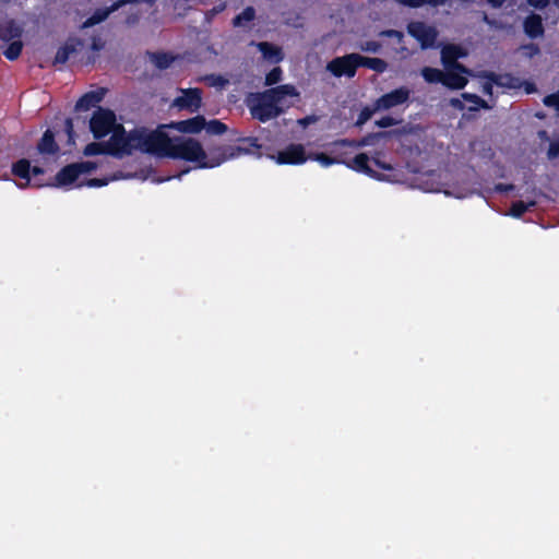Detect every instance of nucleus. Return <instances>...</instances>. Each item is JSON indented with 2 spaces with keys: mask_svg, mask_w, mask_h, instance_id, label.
<instances>
[{
  "mask_svg": "<svg viewBox=\"0 0 559 559\" xmlns=\"http://www.w3.org/2000/svg\"><path fill=\"white\" fill-rule=\"evenodd\" d=\"M359 68L358 53H347L342 57H335L326 64V70L335 78H354Z\"/></svg>",
  "mask_w": 559,
  "mask_h": 559,
  "instance_id": "0eeeda50",
  "label": "nucleus"
},
{
  "mask_svg": "<svg viewBox=\"0 0 559 559\" xmlns=\"http://www.w3.org/2000/svg\"><path fill=\"white\" fill-rule=\"evenodd\" d=\"M465 56L466 51L461 46L447 45L441 50V62L444 68H452L461 73H471L468 68L459 62V59Z\"/></svg>",
  "mask_w": 559,
  "mask_h": 559,
  "instance_id": "9d476101",
  "label": "nucleus"
},
{
  "mask_svg": "<svg viewBox=\"0 0 559 559\" xmlns=\"http://www.w3.org/2000/svg\"><path fill=\"white\" fill-rule=\"evenodd\" d=\"M80 177L75 163L66 165L55 176V187H66L74 183Z\"/></svg>",
  "mask_w": 559,
  "mask_h": 559,
  "instance_id": "a211bd4d",
  "label": "nucleus"
},
{
  "mask_svg": "<svg viewBox=\"0 0 559 559\" xmlns=\"http://www.w3.org/2000/svg\"><path fill=\"white\" fill-rule=\"evenodd\" d=\"M11 173L15 177L25 180V183L20 185V188H26L31 182V162L26 158H21L12 164Z\"/></svg>",
  "mask_w": 559,
  "mask_h": 559,
  "instance_id": "4be33fe9",
  "label": "nucleus"
},
{
  "mask_svg": "<svg viewBox=\"0 0 559 559\" xmlns=\"http://www.w3.org/2000/svg\"><path fill=\"white\" fill-rule=\"evenodd\" d=\"M359 48L362 51L378 52L381 48V44L376 40H367V41L360 44Z\"/></svg>",
  "mask_w": 559,
  "mask_h": 559,
  "instance_id": "37998d69",
  "label": "nucleus"
},
{
  "mask_svg": "<svg viewBox=\"0 0 559 559\" xmlns=\"http://www.w3.org/2000/svg\"><path fill=\"white\" fill-rule=\"evenodd\" d=\"M75 165H76L80 176L82 174H88V173L95 170L97 167V165L94 162H90V160L79 162V163H75Z\"/></svg>",
  "mask_w": 559,
  "mask_h": 559,
  "instance_id": "ea45409f",
  "label": "nucleus"
},
{
  "mask_svg": "<svg viewBox=\"0 0 559 559\" xmlns=\"http://www.w3.org/2000/svg\"><path fill=\"white\" fill-rule=\"evenodd\" d=\"M409 95L411 91L405 86L385 93L376 99V110H389L400 106L409 99Z\"/></svg>",
  "mask_w": 559,
  "mask_h": 559,
  "instance_id": "9b49d317",
  "label": "nucleus"
},
{
  "mask_svg": "<svg viewBox=\"0 0 559 559\" xmlns=\"http://www.w3.org/2000/svg\"><path fill=\"white\" fill-rule=\"evenodd\" d=\"M376 102L373 103V107L370 108L368 106L364 107L358 117H357V120L355 121V127H362L371 117L372 115L376 112Z\"/></svg>",
  "mask_w": 559,
  "mask_h": 559,
  "instance_id": "4c0bfd02",
  "label": "nucleus"
},
{
  "mask_svg": "<svg viewBox=\"0 0 559 559\" xmlns=\"http://www.w3.org/2000/svg\"><path fill=\"white\" fill-rule=\"evenodd\" d=\"M493 85H495V83H491V81L487 80V82H485V84L483 86V92L486 95H492Z\"/></svg>",
  "mask_w": 559,
  "mask_h": 559,
  "instance_id": "864d4df0",
  "label": "nucleus"
},
{
  "mask_svg": "<svg viewBox=\"0 0 559 559\" xmlns=\"http://www.w3.org/2000/svg\"><path fill=\"white\" fill-rule=\"evenodd\" d=\"M117 11L112 9V4L105 9H97L86 21L83 23V27H91L105 21L110 13Z\"/></svg>",
  "mask_w": 559,
  "mask_h": 559,
  "instance_id": "c85d7f7f",
  "label": "nucleus"
},
{
  "mask_svg": "<svg viewBox=\"0 0 559 559\" xmlns=\"http://www.w3.org/2000/svg\"><path fill=\"white\" fill-rule=\"evenodd\" d=\"M225 8H226L225 3H221V4L216 5V7H214L210 11V13L213 14V15L218 14V13L223 12L225 10Z\"/></svg>",
  "mask_w": 559,
  "mask_h": 559,
  "instance_id": "6e6d98bb",
  "label": "nucleus"
},
{
  "mask_svg": "<svg viewBox=\"0 0 559 559\" xmlns=\"http://www.w3.org/2000/svg\"><path fill=\"white\" fill-rule=\"evenodd\" d=\"M306 160V151L301 144H289L276 156V162L280 165H300Z\"/></svg>",
  "mask_w": 559,
  "mask_h": 559,
  "instance_id": "f8f14e48",
  "label": "nucleus"
},
{
  "mask_svg": "<svg viewBox=\"0 0 559 559\" xmlns=\"http://www.w3.org/2000/svg\"><path fill=\"white\" fill-rule=\"evenodd\" d=\"M380 157H381V152H374L373 155L371 156V160L380 169L392 170L393 169L392 165L381 160Z\"/></svg>",
  "mask_w": 559,
  "mask_h": 559,
  "instance_id": "79ce46f5",
  "label": "nucleus"
},
{
  "mask_svg": "<svg viewBox=\"0 0 559 559\" xmlns=\"http://www.w3.org/2000/svg\"><path fill=\"white\" fill-rule=\"evenodd\" d=\"M107 91L106 87H98L97 90L83 94L75 104V110L87 111L96 107L104 99Z\"/></svg>",
  "mask_w": 559,
  "mask_h": 559,
  "instance_id": "ddd939ff",
  "label": "nucleus"
},
{
  "mask_svg": "<svg viewBox=\"0 0 559 559\" xmlns=\"http://www.w3.org/2000/svg\"><path fill=\"white\" fill-rule=\"evenodd\" d=\"M104 48V43L99 38H94L91 45V49L94 51H98Z\"/></svg>",
  "mask_w": 559,
  "mask_h": 559,
  "instance_id": "603ef678",
  "label": "nucleus"
},
{
  "mask_svg": "<svg viewBox=\"0 0 559 559\" xmlns=\"http://www.w3.org/2000/svg\"><path fill=\"white\" fill-rule=\"evenodd\" d=\"M382 34L384 36L395 37L397 39H402L403 38V33L400 32V31H396V29H388V31H384Z\"/></svg>",
  "mask_w": 559,
  "mask_h": 559,
  "instance_id": "3c124183",
  "label": "nucleus"
},
{
  "mask_svg": "<svg viewBox=\"0 0 559 559\" xmlns=\"http://www.w3.org/2000/svg\"><path fill=\"white\" fill-rule=\"evenodd\" d=\"M182 95L176 97L173 106L179 110L197 112L202 106V90L198 87L181 88Z\"/></svg>",
  "mask_w": 559,
  "mask_h": 559,
  "instance_id": "1a4fd4ad",
  "label": "nucleus"
},
{
  "mask_svg": "<svg viewBox=\"0 0 559 559\" xmlns=\"http://www.w3.org/2000/svg\"><path fill=\"white\" fill-rule=\"evenodd\" d=\"M492 8H501L506 0H487Z\"/></svg>",
  "mask_w": 559,
  "mask_h": 559,
  "instance_id": "4d7b16f0",
  "label": "nucleus"
},
{
  "mask_svg": "<svg viewBox=\"0 0 559 559\" xmlns=\"http://www.w3.org/2000/svg\"><path fill=\"white\" fill-rule=\"evenodd\" d=\"M406 29L409 36L419 43L421 49L435 47L439 35L435 26L428 25L423 21H412L407 24Z\"/></svg>",
  "mask_w": 559,
  "mask_h": 559,
  "instance_id": "39448f33",
  "label": "nucleus"
},
{
  "mask_svg": "<svg viewBox=\"0 0 559 559\" xmlns=\"http://www.w3.org/2000/svg\"><path fill=\"white\" fill-rule=\"evenodd\" d=\"M109 179L107 178H92L86 181V186L91 188H100L108 185Z\"/></svg>",
  "mask_w": 559,
  "mask_h": 559,
  "instance_id": "49530a36",
  "label": "nucleus"
},
{
  "mask_svg": "<svg viewBox=\"0 0 559 559\" xmlns=\"http://www.w3.org/2000/svg\"><path fill=\"white\" fill-rule=\"evenodd\" d=\"M359 67L383 73L388 69V62L381 58L365 57L358 53Z\"/></svg>",
  "mask_w": 559,
  "mask_h": 559,
  "instance_id": "393cba45",
  "label": "nucleus"
},
{
  "mask_svg": "<svg viewBox=\"0 0 559 559\" xmlns=\"http://www.w3.org/2000/svg\"><path fill=\"white\" fill-rule=\"evenodd\" d=\"M44 174H45V169L43 167H39V166L32 167L31 166V177L39 176V175H44Z\"/></svg>",
  "mask_w": 559,
  "mask_h": 559,
  "instance_id": "5fc2aeb1",
  "label": "nucleus"
},
{
  "mask_svg": "<svg viewBox=\"0 0 559 559\" xmlns=\"http://www.w3.org/2000/svg\"><path fill=\"white\" fill-rule=\"evenodd\" d=\"M22 28L14 20H9L0 23V40L9 43L22 36Z\"/></svg>",
  "mask_w": 559,
  "mask_h": 559,
  "instance_id": "5701e85b",
  "label": "nucleus"
},
{
  "mask_svg": "<svg viewBox=\"0 0 559 559\" xmlns=\"http://www.w3.org/2000/svg\"><path fill=\"white\" fill-rule=\"evenodd\" d=\"M391 132L389 131H379L373 133H368L359 140H350V139H340L331 142L329 144L330 153H337L340 148L343 147H354L360 148L366 146L377 145L380 141L389 139Z\"/></svg>",
  "mask_w": 559,
  "mask_h": 559,
  "instance_id": "423d86ee",
  "label": "nucleus"
},
{
  "mask_svg": "<svg viewBox=\"0 0 559 559\" xmlns=\"http://www.w3.org/2000/svg\"><path fill=\"white\" fill-rule=\"evenodd\" d=\"M341 150L337 153H333L335 156H330L325 153H318L314 155V159L318 160L323 166H331L334 164H343L345 159L342 157Z\"/></svg>",
  "mask_w": 559,
  "mask_h": 559,
  "instance_id": "2f4dec72",
  "label": "nucleus"
},
{
  "mask_svg": "<svg viewBox=\"0 0 559 559\" xmlns=\"http://www.w3.org/2000/svg\"><path fill=\"white\" fill-rule=\"evenodd\" d=\"M528 5L543 10L549 5L550 0H526Z\"/></svg>",
  "mask_w": 559,
  "mask_h": 559,
  "instance_id": "09e8293b",
  "label": "nucleus"
},
{
  "mask_svg": "<svg viewBox=\"0 0 559 559\" xmlns=\"http://www.w3.org/2000/svg\"><path fill=\"white\" fill-rule=\"evenodd\" d=\"M169 158L197 163L199 168H214L226 160L224 155L207 158V155L198 140L192 138H175Z\"/></svg>",
  "mask_w": 559,
  "mask_h": 559,
  "instance_id": "f03ea898",
  "label": "nucleus"
},
{
  "mask_svg": "<svg viewBox=\"0 0 559 559\" xmlns=\"http://www.w3.org/2000/svg\"><path fill=\"white\" fill-rule=\"evenodd\" d=\"M555 3H556V4H559V0H555Z\"/></svg>",
  "mask_w": 559,
  "mask_h": 559,
  "instance_id": "680f3d73",
  "label": "nucleus"
},
{
  "mask_svg": "<svg viewBox=\"0 0 559 559\" xmlns=\"http://www.w3.org/2000/svg\"><path fill=\"white\" fill-rule=\"evenodd\" d=\"M461 2H465V3H468V2H473L474 0H460Z\"/></svg>",
  "mask_w": 559,
  "mask_h": 559,
  "instance_id": "052dcab7",
  "label": "nucleus"
},
{
  "mask_svg": "<svg viewBox=\"0 0 559 559\" xmlns=\"http://www.w3.org/2000/svg\"><path fill=\"white\" fill-rule=\"evenodd\" d=\"M297 95L298 92L294 85L284 84L263 92L249 94L246 104L252 118L264 123L284 112L281 104L286 96L293 97Z\"/></svg>",
  "mask_w": 559,
  "mask_h": 559,
  "instance_id": "f257e3e1",
  "label": "nucleus"
},
{
  "mask_svg": "<svg viewBox=\"0 0 559 559\" xmlns=\"http://www.w3.org/2000/svg\"><path fill=\"white\" fill-rule=\"evenodd\" d=\"M374 123L379 128H389L399 124L400 120L393 118L392 116H384L377 120Z\"/></svg>",
  "mask_w": 559,
  "mask_h": 559,
  "instance_id": "a19ab883",
  "label": "nucleus"
},
{
  "mask_svg": "<svg viewBox=\"0 0 559 559\" xmlns=\"http://www.w3.org/2000/svg\"><path fill=\"white\" fill-rule=\"evenodd\" d=\"M205 129L210 134L221 135L227 131V126L224 122L214 119L210 122H206Z\"/></svg>",
  "mask_w": 559,
  "mask_h": 559,
  "instance_id": "e433bc0d",
  "label": "nucleus"
},
{
  "mask_svg": "<svg viewBox=\"0 0 559 559\" xmlns=\"http://www.w3.org/2000/svg\"><path fill=\"white\" fill-rule=\"evenodd\" d=\"M175 138H170L167 132L157 129L150 133H139L136 146L145 153L158 157H169Z\"/></svg>",
  "mask_w": 559,
  "mask_h": 559,
  "instance_id": "7ed1b4c3",
  "label": "nucleus"
},
{
  "mask_svg": "<svg viewBox=\"0 0 559 559\" xmlns=\"http://www.w3.org/2000/svg\"><path fill=\"white\" fill-rule=\"evenodd\" d=\"M206 80L210 82V85H212V86L223 87L226 84H228V80L219 74H211V75L206 76Z\"/></svg>",
  "mask_w": 559,
  "mask_h": 559,
  "instance_id": "a18cd8bd",
  "label": "nucleus"
},
{
  "mask_svg": "<svg viewBox=\"0 0 559 559\" xmlns=\"http://www.w3.org/2000/svg\"><path fill=\"white\" fill-rule=\"evenodd\" d=\"M64 131L68 135V143L69 144H74V138H75V132H74V127H73V121L71 118H67L66 121H64Z\"/></svg>",
  "mask_w": 559,
  "mask_h": 559,
  "instance_id": "c03bdc74",
  "label": "nucleus"
},
{
  "mask_svg": "<svg viewBox=\"0 0 559 559\" xmlns=\"http://www.w3.org/2000/svg\"><path fill=\"white\" fill-rule=\"evenodd\" d=\"M258 48L262 56L273 62H281L283 60L282 49L274 44L262 41L258 44Z\"/></svg>",
  "mask_w": 559,
  "mask_h": 559,
  "instance_id": "b1692460",
  "label": "nucleus"
},
{
  "mask_svg": "<svg viewBox=\"0 0 559 559\" xmlns=\"http://www.w3.org/2000/svg\"><path fill=\"white\" fill-rule=\"evenodd\" d=\"M82 46L83 41L80 38H69L64 45L57 50L52 64H64L70 56L76 52Z\"/></svg>",
  "mask_w": 559,
  "mask_h": 559,
  "instance_id": "dca6fc26",
  "label": "nucleus"
},
{
  "mask_svg": "<svg viewBox=\"0 0 559 559\" xmlns=\"http://www.w3.org/2000/svg\"><path fill=\"white\" fill-rule=\"evenodd\" d=\"M138 136L139 133H130L129 135H124V133L114 132L107 142V154L116 157H121L124 154H131L133 148H139V146H136Z\"/></svg>",
  "mask_w": 559,
  "mask_h": 559,
  "instance_id": "6e6552de",
  "label": "nucleus"
},
{
  "mask_svg": "<svg viewBox=\"0 0 559 559\" xmlns=\"http://www.w3.org/2000/svg\"><path fill=\"white\" fill-rule=\"evenodd\" d=\"M369 156L366 154V153H359L357 154L353 159L346 162L345 160V165L357 171V173H361V174H365L371 178H374V179H381V176L379 173H377L376 170H373L370 166H369Z\"/></svg>",
  "mask_w": 559,
  "mask_h": 559,
  "instance_id": "4468645a",
  "label": "nucleus"
},
{
  "mask_svg": "<svg viewBox=\"0 0 559 559\" xmlns=\"http://www.w3.org/2000/svg\"><path fill=\"white\" fill-rule=\"evenodd\" d=\"M107 151H108L107 142L106 143L92 142L84 147L83 153L86 156H94V155L107 154Z\"/></svg>",
  "mask_w": 559,
  "mask_h": 559,
  "instance_id": "c9c22d12",
  "label": "nucleus"
},
{
  "mask_svg": "<svg viewBox=\"0 0 559 559\" xmlns=\"http://www.w3.org/2000/svg\"><path fill=\"white\" fill-rule=\"evenodd\" d=\"M547 156L549 159L556 158L559 156V141H552L549 144Z\"/></svg>",
  "mask_w": 559,
  "mask_h": 559,
  "instance_id": "de8ad7c7",
  "label": "nucleus"
},
{
  "mask_svg": "<svg viewBox=\"0 0 559 559\" xmlns=\"http://www.w3.org/2000/svg\"><path fill=\"white\" fill-rule=\"evenodd\" d=\"M535 204H536L535 201H531L528 203H525L523 201H515L512 203V205L510 207V215H512L513 217L520 218Z\"/></svg>",
  "mask_w": 559,
  "mask_h": 559,
  "instance_id": "f704fd0d",
  "label": "nucleus"
},
{
  "mask_svg": "<svg viewBox=\"0 0 559 559\" xmlns=\"http://www.w3.org/2000/svg\"><path fill=\"white\" fill-rule=\"evenodd\" d=\"M444 81L443 85L449 90H462L466 86L468 83L467 78H465L463 74L452 68H444Z\"/></svg>",
  "mask_w": 559,
  "mask_h": 559,
  "instance_id": "6ab92c4d",
  "label": "nucleus"
},
{
  "mask_svg": "<svg viewBox=\"0 0 559 559\" xmlns=\"http://www.w3.org/2000/svg\"><path fill=\"white\" fill-rule=\"evenodd\" d=\"M37 150L40 154L55 155L59 152V146L55 140V134L51 130L47 129L40 138Z\"/></svg>",
  "mask_w": 559,
  "mask_h": 559,
  "instance_id": "412c9836",
  "label": "nucleus"
},
{
  "mask_svg": "<svg viewBox=\"0 0 559 559\" xmlns=\"http://www.w3.org/2000/svg\"><path fill=\"white\" fill-rule=\"evenodd\" d=\"M23 50V43L21 40H13L9 44L7 49L3 51L4 57L10 60H16Z\"/></svg>",
  "mask_w": 559,
  "mask_h": 559,
  "instance_id": "72a5a7b5",
  "label": "nucleus"
},
{
  "mask_svg": "<svg viewBox=\"0 0 559 559\" xmlns=\"http://www.w3.org/2000/svg\"><path fill=\"white\" fill-rule=\"evenodd\" d=\"M535 85L533 83H528L527 86H526V93H533L535 92Z\"/></svg>",
  "mask_w": 559,
  "mask_h": 559,
  "instance_id": "bf43d9fd",
  "label": "nucleus"
},
{
  "mask_svg": "<svg viewBox=\"0 0 559 559\" xmlns=\"http://www.w3.org/2000/svg\"><path fill=\"white\" fill-rule=\"evenodd\" d=\"M448 0H395L396 3L408 8H421L424 5L440 7Z\"/></svg>",
  "mask_w": 559,
  "mask_h": 559,
  "instance_id": "7c9ffc66",
  "label": "nucleus"
},
{
  "mask_svg": "<svg viewBox=\"0 0 559 559\" xmlns=\"http://www.w3.org/2000/svg\"><path fill=\"white\" fill-rule=\"evenodd\" d=\"M444 73L445 71L432 67H424L420 71L421 76L429 84L440 83L443 85Z\"/></svg>",
  "mask_w": 559,
  "mask_h": 559,
  "instance_id": "bb28decb",
  "label": "nucleus"
},
{
  "mask_svg": "<svg viewBox=\"0 0 559 559\" xmlns=\"http://www.w3.org/2000/svg\"><path fill=\"white\" fill-rule=\"evenodd\" d=\"M523 29L527 37L535 39L545 33L543 19L539 14L531 13L523 21Z\"/></svg>",
  "mask_w": 559,
  "mask_h": 559,
  "instance_id": "f3484780",
  "label": "nucleus"
},
{
  "mask_svg": "<svg viewBox=\"0 0 559 559\" xmlns=\"http://www.w3.org/2000/svg\"><path fill=\"white\" fill-rule=\"evenodd\" d=\"M206 126V120L203 116H194L192 118L180 120L171 124L177 131L181 133L195 134L201 132Z\"/></svg>",
  "mask_w": 559,
  "mask_h": 559,
  "instance_id": "2eb2a0df",
  "label": "nucleus"
},
{
  "mask_svg": "<svg viewBox=\"0 0 559 559\" xmlns=\"http://www.w3.org/2000/svg\"><path fill=\"white\" fill-rule=\"evenodd\" d=\"M151 61L159 70L168 69L175 61V57L168 52H147Z\"/></svg>",
  "mask_w": 559,
  "mask_h": 559,
  "instance_id": "a878e982",
  "label": "nucleus"
},
{
  "mask_svg": "<svg viewBox=\"0 0 559 559\" xmlns=\"http://www.w3.org/2000/svg\"><path fill=\"white\" fill-rule=\"evenodd\" d=\"M239 145L236 147L238 153L254 154L261 148L258 138L248 136L239 139Z\"/></svg>",
  "mask_w": 559,
  "mask_h": 559,
  "instance_id": "cd10ccee",
  "label": "nucleus"
},
{
  "mask_svg": "<svg viewBox=\"0 0 559 559\" xmlns=\"http://www.w3.org/2000/svg\"><path fill=\"white\" fill-rule=\"evenodd\" d=\"M255 19V10L253 7L249 5L242 10L241 13L237 14L233 19L234 27L245 26L246 23H250Z\"/></svg>",
  "mask_w": 559,
  "mask_h": 559,
  "instance_id": "c756f323",
  "label": "nucleus"
},
{
  "mask_svg": "<svg viewBox=\"0 0 559 559\" xmlns=\"http://www.w3.org/2000/svg\"><path fill=\"white\" fill-rule=\"evenodd\" d=\"M451 105L457 109H461V110L464 109V104L457 98H452Z\"/></svg>",
  "mask_w": 559,
  "mask_h": 559,
  "instance_id": "13d9d810",
  "label": "nucleus"
},
{
  "mask_svg": "<svg viewBox=\"0 0 559 559\" xmlns=\"http://www.w3.org/2000/svg\"><path fill=\"white\" fill-rule=\"evenodd\" d=\"M116 126V115L110 109L98 107L91 120L90 129L94 138L99 140L108 135Z\"/></svg>",
  "mask_w": 559,
  "mask_h": 559,
  "instance_id": "20e7f679",
  "label": "nucleus"
},
{
  "mask_svg": "<svg viewBox=\"0 0 559 559\" xmlns=\"http://www.w3.org/2000/svg\"><path fill=\"white\" fill-rule=\"evenodd\" d=\"M462 98L464 100L473 104L472 106L468 107V110H471V111H476L480 108H483V109L490 108L489 105L487 104V102L476 94L463 93Z\"/></svg>",
  "mask_w": 559,
  "mask_h": 559,
  "instance_id": "473e14b6",
  "label": "nucleus"
},
{
  "mask_svg": "<svg viewBox=\"0 0 559 559\" xmlns=\"http://www.w3.org/2000/svg\"><path fill=\"white\" fill-rule=\"evenodd\" d=\"M283 76V71L280 67L273 68L266 75H265V85L272 86L277 84Z\"/></svg>",
  "mask_w": 559,
  "mask_h": 559,
  "instance_id": "58836bf2",
  "label": "nucleus"
},
{
  "mask_svg": "<svg viewBox=\"0 0 559 559\" xmlns=\"http://www.w3.org/2000/svg\"><path fill=\"white\" fill-rule=\"evenodd\" d=\"M485 78L491 83H495V85L506 88H519L520 87V81L519 79L514 78L512 74L506 73V74H498L495 72H487L485 74Z\"/></svg>",
  "mask_w": 559,
  "mask_h": 559,
  "instance_id": "aec40b11",
  "label": "nucleus"
},
{
  "mask_svg": "<svg viewBox=\"0 0 559 559\" xmlns=\"http://www.w3.org/2000/svg\"><path fill=\"white\" fill-rule=\"evenodd\" d=\"M514 190V186L512 183H497L495 186V191L499 193H506Z\"/></svg>",
  "mask_w": 559,
  "mask_h": 559,
  "instance_id": "8fccbe9b",
  "label": "nucleus"
}]
</instances>
